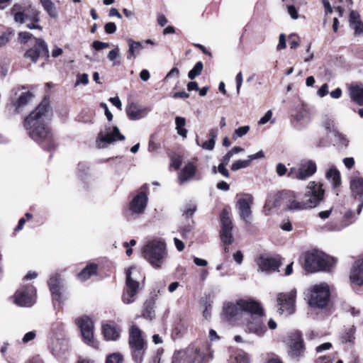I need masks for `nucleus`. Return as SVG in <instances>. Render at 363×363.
Listing matches in <instances>:
<instances>
[{
	"label": "nucleus",
	"mask_w": 363,
	"mask_h": 363,
	"mask_svg": "<svg viewBox=\"0 0 363 363\" xmlns=\"http://www.w3.org/2000/svg\"><path fill=\"white\" fill-rule=\"evenodd\" d=\"M51 116L50 101L45 97L23 122L28 135L42 148L48 151L55 148L52 134L45 123V121L50 120Z\"/></svg>",
	"instance_id": "1"
},
{
	"label": "nucleus",
	"mask_w": 363,
	"mask_h": 363,
	"mask_svg": "<svg viewBox=\"0 0 363 363\" xmlns=\"http://www.w3.org/2000/svg\"><path fill=\"white\" fill-rule=\"evenodd\" d=\"M212 357V352L207 344L194 343L184 350L176 351L172 363H208Z\"/></svg>",
	"instance_id": "2"
},
{
	"label": "nucleus",
	"mask_w": 363,
	"mask_h": 363,
	"mask_svg": "<svg viewBox=\"0 0 363 363\" xmlns=\"http://www.w3.org/2000/svg\"><path fill=\"white\" fill-rule=\"evenodd\" d=\"M324 189L323 184L314 181L310 182L301 201H298L295 196L289 211H297L311 209L317 206L323 199Z\"/></svg>",
	"instance_id": "3"
},
{
	"label": "nucleus",
	"mask_w": 363,
	"mask_h": 363,
	"mask_svg": "<svg viewBox=\"0 0 363 363\" xmlns=\"http://www.w3.org/2000/svg\"><path fill=\"white\" fill-rule=\"evenodd\" d=\"M144 258L155 268H160L167 255L166 244L160 239L148 240L142 248Z\"/></svg>",
	"instance_id": "4"
},
{
	"label": "nucleus",
	"mask_w": 363,
	"mask_h": 363,
	"mask_svg": "<svg viewBox=\"0 0 363 363\" xmlns=\"http://www.w3.org/2000/svg\"><path fill=\"white\" fill-rule=\"evenodd\" d=\"M258 309V301L252 298L239 299L236 302H226L223 306V315L228 321L239 320L243 313Z\"/></svg>",
	"instance_id": "5"
},
{
	"label": "nucleus",
	"mask_w": 363,
	"mask_h": 363,
	"mask_svg": "<svg viewBox=\"0 0 363 363\" xmlns=\"http://www.w3.org/2000/svg\"><path fill=\"white\" fill-rule=\"evenodd\" d=\"M128 344L133 360L136 363H141L147 349V344L141 330L133 325L129 329Z\"/></svg>",
	"instance_id": "6"
},
{
	"label": "nucleus",
	"mask_w": 363,
	"mask_h": 363,
	"mask_svg": "<svg viewBox=\"0 0 363 363\" xmlns=\"http://www.w3.org/2000/svg\"><path fill=\"white\" fill-rule=\"evenodd\" d=\"M306 297L311 307L320 308L325 307L330 299L328 285L322 283L312 286L308 289Z\"/></svg>",
	"instance_id": "7"
},
{
	"label": "nucleus",
	"mask_w": 363,
	"mask_h": 363,
	"mask_svg": "<svg viewBox=\"0 0 363 363\" xmlns=\"http://www.w3.org/2000/svg\"><path fill=\"white\" fill-rule=\"evenodd\" d=\"M304 268L308 272L329 269L333 259L328 255L318 252H307L304 255Z\"/></svg>",
	"instance_id": "8"
},
{
	"label": "nucleus",
	"mask_w": 363,
	"mask_h": 363,
	"mask_svg": "<svg viewBox=\"0 0 363 363\" xmlns=\"http://www.w3.org/2000/svg\"><path fill=\"white\" fill-rule=\"evenodd\" d=\"M11 13L13 16L14 21L23 24L27 21L38 23L40 21V12L30 4L16 3L11 9Z\"/></svg>",
	"instance_id": "9"
},
{
	"label": "nucleus",
	"mask_w": 363,
	"mask_h": 363,
	"mask_svg": "<svg viewBox=\"0 0 363 363\" xmlns=\"http://www.w3.org/2000/svg\"><path fill=\"white\" fill-rule=\"evenodd\" d=\"M249 320L245 324V332L252 333L258 337L264 335L267 329L264 323V311L261 304L258 302L257 311H250L247 313Z\"/></svg>",
	"instance_id": "10"
},
{
	"label": "nucleus",
	"mask_w": 363,
	"mask_h": 363,
	"mask_svg": "<svg viewBox=\"0 0 363 363\" xmlns=\"http://www.w3.org/2000/svg\"><path fill=\"white\" fill-rule=\"evenodd\" d=\"M317 171L315 161L309 159L301 160L297 167H291L288 172V177L298 180H306L312 177Z\"/></svg>",
	"instance_id": "11"
},
{
	"label": "nucleus",
	"mask_w": 363,
	"mask_h": 363,
	"mask_svg": "<svg viewBox=\"0 0 363 363\" xmlns=\"http://www.w3.org/2000/svg\"><path fill=\"white\" fill-rule=\"evenodd\" d=\"M36 301V289L32 284L21 285L13 296V303L21 307H30Z\"/></svg>",
	"instance_id": "12"
},
{
	"label": "nucleus",
	"mask_w": 363,
	"mask_h": 363,
	"mask_svg": "<svg viewBox=\"0 0 363 363\" xmlns=\"http://www.w3.org/2000/svg\"><path fill=\"white\" fill-rule=\"evenodd\" d=\"M125 137L121 134L118 127H106L104 131H100L96 139L99 148L106 147L107 145L116 140H124Z\"/></svg>",
	"instance_id": "13"
},
{
	"label": "nucleus",
	"mask_w": 363,
	"mask_h": 363,
	"mask_svg": "<svg viewBox=\"0 0 363 363\" xmlns=\"http://www.w3.org/2000/svg\"><path fill=\"white\" fill-rule=\"evenodd\" d=\"M147 195L141 190L131 200L128 206V219H135L143 214L147 203Z\"/></svg>",
	"instance_id": "14"
},
{
	"label": "nucleus",
	"mask_w": 363,
	"mask_h": 363,
	"mask_svg": "<svg viewBox=\"0 0 363 363\" xmlns=\"http://www.w3.org/2000/svg\"><path fill=\"white\" fill-rule=\"evenodd\" d=\"M48 347L56 358L66 359L69 353V338H48Z\"/></svg>",
	"instance_id": "15"
},
{
	"label": "nucleus",
	"mask_w": 363,
	"mask_h": 363,
	"mask_svg": "<svg viewBox=\"0 0 363 363\" xmlns=\"http://www.w3.org/2000/svg\"><path fill=\"white\" fill-rule=\"evenodd\" d=\"M133 272H136V268L134 267L126 272V285L122 296L123 302L125 304L131 303L135 301L139 288L138 281L134 280L131 276Z\"/></svg>",
	"instance_id": "16"
},
{
	"label": "nucleus",
	"mask_w": 363,
	"mask_h": 363,
	"mask_svg": "<svg viewBox=\"0 0 363 363\" xmlns=\"http://www.w3.org/2000/svg\"><path fill=\"white\" fill-rule=\"evenodd\" d=\"M220 219L221 223V230L220 232L221 241L225 245H230L233 242L232 235L233 223L227 209L222 211Z\"/></svg>",
	"instance_id": "17"
},
{
	"label": "nucleus",
	"mask_w": 363,
	"mask_h": 363,
	"mask_svg": "<svg viewBox=\"0 0 363 363\" xmlns=\"http://www.w3.org/2000/svg\"><path fill=\"white\" fill-rule=\"evenodd\" d=\"M289 354L296 360L302 357L305 352V347L301 334L298 331L293 332L289 336Z\"/></svg>",
	"instance_id": "18"
},
{
	"label": "nucleus",
	"mask_w": 363,
	"mask_h": 363,
	"mask_svg": "<svg viewBox=\"0 0 363 363\" xmlns=\"http://www.w3.org/2000/svg\"><path fill=\"white\" fill-rule=\"evenodd\" d=\"M296 296V289H293L288 293L279 294L277 303L279 306V311L280 314L286 313L290 315L294 312Z\"/></svg>",
	"instance_id": "19"
},
{
	"label": "nucleus",
	"mask_w": 363,
	"mask_h": 363,
	"mask_svg": "<svg viewBox=\"0 0 363 363\" xmlns=\"http://www.w3.org/2000/svg\"><path fill=\"white\" fill-rule=\"evenodd\" d=\"M253 201V197L251 194H243L238 199L236 208L238 211L240 217L246 223H250L252 218L251 205Z\"/></svg>",
	"instance_id": "20"
},
{
	"label": "nucleus",
	"mask_w": 363,
	"mask_h": 363,
	"mask_svg": "<svg viewBox=\"0 0 363 363\" xmlns=\"http://www.w3.org/2000/svg\"><path fill=\"white\" fill-rule=\"evenodd\" d=\"M84 340L89 345L96 347L94 337V323L91 318L83 316L77 320Z\"/></svg>",
	"instance_id": "21"
},
{
	"label": "nucleus",
	"mask_w": 363,
	"mask_h": 363,
	"mask_svg": "<svg viewBox=\"0 0 363 363\" xmlns=\"http://www.w3.org/2000/svg\"><path fill=\"white\" fill-rule=\"evenodd\" d=\"M48 285L55 307H56L57 304L58 307L60 308L62 303V290L63 289L64 285L60 275L55 274L51 276L48 281Z\"/></svg>",
	"instance_id": "22"
},
{
	"label": "nucleus",
	"mask_w": 363,
	"mask_h": 363,
	"mask_svg": "<svg viewBox=\"0 0 363 363\" xmlns=\"http://www.w3.org/2000/svg\"><path fill=\"white\" fill-rule=\"evenodd\" d=\"M350 189L352 196L358 201L357 213L360 214L363 208V178L354 177L350 179Z\"/></svg>",
	"instance_id": "23"
},
{
	"label": "nucleus",
	"mask_w": 363,
	"mask_h": 363,
	"mask_svg": "<svg viewBox=\"0 0 363 363\" xmlns=\"http://www.w3.org/2000/svg\"><path fill=\"white\" fill-rule=\"evenodd\" d=\"M35 45L39 49L30 48L25 52V57L29 58L33 62H36L40 55L49 57L48 47L45 41L42 38H35Z\"/></svg>",
	"instance_id": "24"
},
{
	"label": "nucleus",
	"mask_w": 363,
	"mask_h": 363,
	"mask_svg": "<svg viewBox=\"0 0 363 363\" xmlns=\"http://www.w3.org/2000/svg\"><path fill=\"white\" fill-rule=\"evenodd\" d=\"M296 194L292 191H283L276 195L274 206L289 211Z\"/></svg>",
	"instance_id": "25"
},
{
	"label": "nucleus",
	"mask_w": 363,
	"mask_h": 363,
	"mask_svg": "<svg viewBox=\"0 0 363 363\" xmlns=\"http://www.w3.org/2000/svg\"><path fill=\"white\" fill-rule=\"evenodd\" d=\"M125 111L130 120H139L145 117L150 112V109L131 102L127 106Z\"/></svg>",
	"instance_id": "26"
},
{
	"label": "nucleus",
	"mask_w": 363,
	"mask_h": 363,
	"mask_svg": "<svg viewBox=\"0 0 363 363\" xmlns=\"http://www.w3.org/2000/svg\"><path fill=\"white\" fill-rule=\"evenodd\" d=\"M48 338H69L65 324L59 320L53 322L50 325Z\"/></svg>",
	"instance_id": "27"
},
{
	"label": "nucleus",
	"mask_w": 363,
	"mask_h": 363,
	"mask_svg": "<svg viewBox=\"0 0 363 363\" xmlns=\"http://www.w3.org/2000/svg\"><path fill=\"white\" fill-rule=\"evenodd\" d=\"M102 331L107 340H117L120 337L121 328L114 323L106 322L102 325Z\"/></svg>",
	"instance_id": "28"
},
{
	"label": "nucleus",
	"mask_w": 363,
	"mask_h": 363,
	"mask_svg": "<svg viewBox=\"0 0 363 363\" xmlns=\"http://www.w3.org/2000/svg\"><path fill=\"white\" fill-rule=\"evenodd\" d=\"M257 264L262 272H270L277 270L280 263L274 258L261 256L257 259Z\"/></svg>",
	"instance_id": "29"
},
{
	"label": "nucleus",
	"mask_w": 363,
	"mask_h": 363,
	"mask_svg": "<svg viewBox=\"0 0 363 363\" xmlns=\"http://www.w3.org/2000/svg\"><path fill=\"white\" fill-rule=\"evenodd\" d=\"M291 117L295 121L301 123H308L311 120L309 108L303 104L296 106Z\"/></svg>",
	"instance_id": "30"
},
{
	"label": "nucleus",
	"mask_w": 363,
	"mask_h": 363,
	"mask_svg": "<svg viewBox=\"0 0 363 363\" xmlns=\"http://www.w3.org/2000/svg\"><path fill=\"white\" fill-rule=\"evenodd\" d=\"M350 279L357 286L363 284V259H357L354 263L350 273Z\"/></svg>",
	"instance_id": "31"
},
{
	"label": "nucleus",
	"mask_w": 363,
	"mask_h": 363,
	"mask_svg": "<svg viewBox=\"0 0 363 363\" xmlns=\"http://www.w3.org/2000/svg\"><path fill=\"white\" fill-rule=\"evenodd\" d=\"M196 166L194 163H186L179 173L178 179L179 183L183 184L192 179L196 175Z\"/></svg>",
	"instance_id": "32"
},
{
	"label": "nucleus",
	"mask_w": 363,
	"mask_h": 363,
	"mask_svg": "<svg viewBox=\"0 0 363 363\" xmlns=\"http://www.w3.org/2000/svg\"><path fill=\"white\" fill-rule=\"evenodd\" d=\"M349 96L352 101L363 106V85L352 84L348 88Z\"/></svg>",
	"instance_id": "33"
},
{
	"label": "nucleus",
	"mask_w": 363,
	"mask_h": 363,
	"mask_svg": "<svg viewBox=\"0 0 363 363\" xmlns=\"http://www.w3.org/2000/svg\"><path fill=\"white\" fill-rule=\"evenodd\" d=\"M98 270V265L95 263L87 264L78 274L77 279L80 281L88 280L91 276L96 275Z\"/></svg>",
	"instance_id": "34"
},
{
	"label": "nucleus",
	"mask_w": 363,
	"mask_h": 363,
	"mask_svg": "<svg viewBox=\"0 0 363 363\" xmlns=\"http://www.w3.org/2000/svg\"><path fill=\"white\" fill-rule=\"evenodd\" d=\"M349 21L350 26L354 30L355 34L363 33V22L360 21V16L357 11H351Z\"/></svg>",
	"instance_id": "35"
},
{
	"label": "nucleus",
	"mask_w": 363,
	"mask_h": 363,
	"mask_svg": "<svg viewBox=\"0 0 363 363\" xmlns=\"http://www.w3.org/2000/svg\"><path fill=\"white\" fill-rule=\"evenodd\" d=\"M128 50L127 53V59H135L138 53L143 50V46L139 41H135L131 38L128 39Z\"/></svg>",
	"instance_id": "36"
},
{
	"label": "nucleus",
	"mask_w": 363,
	"mask_h": 363,
	"mask_svg": "<svg viewBox=\"0 0 363 363\" xmlns=\"http://www.w3.org/2000/svg\"><path fill=\"white\" fill-rule=\"evenodd\" d=\"M33 97L31 92L27 91L22 93L16 101L11 99L13 106L16 108L17 112H20L21 108H23Z\"/></svg>",
	"instance_id": "37"
},
{
	"label": "nucleus",
	"mask_w": 363,
	"mask_h": 363,
	"mask_svg": "<svg viewBox=\"0 0 363 363\" xmlns=\"http://www.w3.org/2000/svg\"><path fill=\"white\" fill-rule=\"evenodd\" d=\"M326 178L334 187H337L341 184L340 172L334 166L331 167L326 172Z\"/></svg>",
	"instance_id": "38"
},
{
	"label": "nucleus",
	"mask_w": 363,
	"mask_h": 363,
	"mask_svg": "<svg viewBox=\"0 0 363 363\" xmlns=\"http://www.w3.org/2000/svg\"><path fill=\"white\" fill-rule=\"evenodd\" d=\"M108 59L111 62L112 66H119L121 64V56L120 48L118 45L115 46L108 54Z\"/></svg>",
	"instance_id": "39"
},
{
	"label": "nucleus",
	"mask_w": 363,
	"mask_h": 363,
	"mask_svg": "<svg viewBox=\"0 0 363 363\" xmlns=\"http://www.w3.org/2000/svg\"><path fill=\"white\" fill-rule=\"evenodd\" d=\"M175 125L177 133L183 138H186L187 130L185 129L186 119L184 117L177 116L175 118Z\"/></svg>",
	"instance_id": "40"
},
{
	"label": "nucleus",
	"mask_w": 363,
	"mask_h": 363,
	"mask_svg": "<svg viewBox=\"0 0 363 363\" xmlns=\"http://www.w3.org/2000/svg\"><path fill=\"white\" fill-rule=\"evenodd\" d=\"M43 9L51 18H57V13L55 10L54 3L51 0H40Z\"/></svg>",
	"instance_id": "41"
},
{
	"label": "nucleus",
	"mask_w": 363,
	"mask_h": 363,
	"mask_svg": "<svg viewBox=\"0 0 363 363\" xmlns=\"http://www.w3.org/2000/svg\"><path fill=\"white\" fill-rule=\"evenodd\" d=\"M203 68V65L202 62H197L196 65L194 66L193 69L189 72L188 77L191 79H195L196 77L199 76L201 74Z\"/></svg>",
	"instance_id": "42"
},
{
	"label": "nucleus",
	"mask_w": 363,
	"mask_h": 363,
	"mask_svg": "<svg viewBox=\"0 0 363 363\" xmlns=\"http://www.w3.org/2000/svg\"><path fill=\"white\" fill-rule=\"evenodd\" d=\"M345 218V219H347V220H350L347 223H346L344 225H342L341 226H335V227H330V229L331 230H342L343 228L347 226L348 225L352 223L355 220H356V218L354 217V215L353 213V212L352 211H348L347 212L345 213V216H344Z\"/></svg>",
	"instance_id": "43"
},
{
	"label": "nucleus",
	"mask_w": 363,
	"mask_h": 363,
	"mask_svg": "<svg viewBox=\"0 0 363 363\" xmlns=\"http://www.w3.org/2000/svg\"><path fill=\"white\" fill-rule=\"evenodd\" d=\"M251 162H250V160H249L248 158L247 160H236L235 161L232 166H231V169L233 171H237V170H239L240 169H244V168H246L247 167H249L250 165Z\"/></svg>",
	"instance_id": "44"
},
{
	"label": "nucleus",
	"mask_w": 363,
	"mask_h": 363,
	"mask_svg": "<svg viewBox=\"0 0 363 363\" xmlns=\"http://www.w3.org/2000/svg\"><path fill=\"white\" fill-rule=\"evenodd\" d=\"M323 126L324 129L329 133L335 134V131H337L335 128V122L331 118H325L323 122Z\"/></svg>",
	"instance_id": "45"
},
{
	"label": "nucleus",
	"mask_w": 363,
	"mask_h": 363,
	"mask_svg": "<svg viewBox=\"0 0 363 363\" xmlns=\"http://www.w3.org/2000/svg\"><path fill=\"white\" fill-rule=\"evenodd\" d=\"M123 358L121 354L115 352L106 357V363H123Z\"/></svg>",
	"instance_id": "46"
},
{
	"label": "nucleus",
	"mask_w": 363,
	"mask_h": 363,
	"mask_svg": "<svg viewBox=\"0 0 363 363\" xmlns=\"http://www.w3.org/2000/svg\"><path fill=\"white\" fill-rule=\"evenodd\" d=\"M334 136L337 140V145L340 147L344 148L346 147L348 145L347 139L338 131H335Z\"/></svg>",
	"instance_id": "47"
},
{
	"label": "nucleus",
	"mask_w": 363,
	"mask_h": 363,
	"mask_svg": "<svg viewBox=\"0 0 363 363\" xmlns=\"http://www.w3.org/2000/svg\"><path fill=\"white\" fill-rule=\"evenodd\" d=\"M250 130L249 125H245L236 129L233 135V139L236 140L246 135Z\"/></svg>",
	"instance_id": "48"
},
{
	"label": "nucleus",
	"mask_w": 363,
	"mask_h": 363,
	"mask_svg": "<svg viewBox=\"0 0 363 363\" xmlns=\"http://www.w3.org/2000/svg\"><path fill=\"white\" fill-rule=\"evenodd\" d=\"M233 363H250V358L246 353L236 354Z\"/></svg>",
	"instance_id": "49"
},
{
	"label": "nucleus",
	"mask_w": 363,
	"mask_h": 363,
	"mask_svg": "<svg viewBox=\"0 0 363 363\" xmlns=\"http://www.w3.org/2000/svg\"><path fill=\"white\" fill-rule=\"evenodd\" d=\"M196 143L198 145H200L199 141L196 139ZM216 144V140H208L205 141L202 145H201V147L206 150H213Z\"/></svg>",
	"instance_id": "50"
},
{
	"label": "nucleus",
	"mask_w": 363,
	"mask_h": 363,
	"mask_svg": "<svg viewBox=\"0 0 363 363\" xmlns=\"http://www.w3.org/2000/svg\"><path fill=\"white\" fill-rule=\"evenodd\" d=\"M89 83V76L87 74H81L77 76V81L74 86H77L79 84H87Z\"/></svg>",
	"instance_id": "51"
},
{
	"label": "nucleus",
	"mask_w": 363,
	"mask_h": 363,
	"mask_svg": "<svg viewBox=\"0 0 363 363\" xmlns=\"http://www.w3.org/2000/svg\"><path fill=\"white\" fill-rule=\"evenodd\" d=\"M272 111L271 110H269L267 111V113L264 114V116L260 118V120L259 121L258 123L259 125H264L266 124L267 122L269 121H271L272 123H274V121H271L272 119Z\"/></svg>",
	"instance_id": "52"
},
{
	"label": "nucleus",
	"mask_w": 363,
	"mask_h": 363,
	"mask_svg": "<svg viewBox=\"0 0 363 363\" xmlns=\"http://www.w3.org/2000/svg\"><path fill=\"white\" fill-rule=\"evenodd\" d=\"M289 38L291 40L290 42V48L291 49L297 48L300 45L299 38L296 34H291Z\"/></svg>",
	"instance_id": "53"
},
{
	"label": "nucleus",
	"mask_w": 363,
	"mask_h": 363,
	"mask_svg": "<svg viewBox=\"0 0 363 363\" xmlns=\"http://www.w3.org/2000/svg\"><path fill=\"white\" fill-rule=\"evenodd\" d=\"M33 37L29 32H21L18 33V40L22 43H26Z\"/></svg>",
	"instance_id": "54"
},
{
	"label": "nucleus",
	"mask_w": 363,
	"mask_h": 363,
	"mask_svg": "<svg viewBox=\"0 0 363 363\" xmlns=\"http://www.w3.org/2000/svg\"><path fill=\"white\" fill-rule=\"evenodd\" d=\"M11 34V32H5L0 35L1 46L5 45L10 41Z\"/></svg>",
	"instance_id": "55"
},
{
	"label": "nucleus",
	"mask_w": 363,
	"mask_h": 363,
	"mask_svg": "<svg viewBox=\"0 0 363 363\" xmlns=\"http://www.w3.org/2000/svg\"><path fill=\"white\" fill-rule=\"evenodd\" d=\"M276 172L279 176L283 177L287 173V168L285 164L279 163L277 164Z\"/></svg>",
	"instance_id": "56"
},
{
	"label": "nucleus",
	"mask_w": 363,
	"mask_h": 363,
	"mask_svg": "<svg viewBox=\"0 0 363 363\" xmlns=\"http://www.w3.org/2000/svg\"><path fill=\"white\" fill-rule=\"evenodd\" d=\"M93 48L96 50H101L109 47V43L95 40L92 44Z\"/></svg>",
	"instance_id": "57"
},
{
	"label": "nucleus",
	"mask_w": 363,
	"mask_h": 363,
	"mask_svg": "<svg viewBox=\"0 0 363 363\" xmlns=\"http://www.w3.org/2000/svg\"><path fill=\"white\" fill-rule=\"evenodd\" d=\"M105 32L108 34L114 33L116 30V26L113 22L107 23L104 26Z\"/></svg>",
	"instance_id": "58"
},
{
	"label": "nucleus",
	"mask_w": 363,
	"mask_h": 363,
	"mask_svg": "<svg viewBox=\"0 0 363 363\" xmlns=\"http://www.w3.org/2000/svg\"><path fill=\"white\" fill-rule=\"evenodd\" d=\"M235 82H236V91L237 94H240V88L242 84V74L241 72L237 74L235 77Z\"/></svg>",
	"instance_id": "59"
},
{
	"label": "nucleus",
	"mask_w": 363,
	"mask_h": 363,
	"mask_svg": "<svg viewBox=\"0 0 363 363\" xmlns=\"http://www.w3.org/2000/svg\"><path fill=\"white\" fill-rule=\"evenodd\" d=\"M179 70L177 67L172 68L166 75L164 80L167 81L171 77H179Z\"/></svg>",
	"instance_id": "60"
},
{
	"label": "nucleus",
	"mask_w": 363,
	"mask_h": 363,
	"mask_svg": "<svg viewBox=\"0 0 363 363\" xmlns=\"http://www.w3.org/2000/svg\"><path fill=\"white\" fill-rule=\"evenodd\" d=\"M332 347V344L330 342H325L323 344L320 345L316 347L315 351L317 353H320L323 351L328 350Z\"/></svg>",
	"instance_id": "61"
},
{
	"label": "nucleus",
	"mask_w": 363,
	"mask_h": 363,
	"mask_svg": "<svg viewBox=\"0 0 363 363\" xmlns=\"http://www.w3.org/2000/svg\"><path fill=\"white\" fill-rule=\"evenodd\" d=\"M287 11L291 18L297 19L298 17V11L296 7L293 5H289L287 6Z\"/></svg>",
	"instance_id": "62"
},
{
	"label": "nucleus",
	"mask_w": 363,
	"mask_h": 363,
	"mask_svg": "<svg viewBox=\"0 0 363 363\" xmlns=\"http://www.w3.org/2000/svg\"><path fill=\"white\" fill-rule=\"evenodd\" d=\"M35 336H36V334L34 331H30L25 334V335L23 336V339H22V341L24 343H27V342L34 340Z\"/></svg>",
	"instance_id": "63"
},
{
	"label": "nucleus",
	"mask_w": 363,
	"mask_h": 363,
	"mask_svg": "<svg viewBox=\"0 0 363 363\" xmlns=\"http://www.w3.org/2000/svg\"><path fill=\"white\" fill-rule=\"evenodd\" d=\"M315 363H332V358L330 356H320L315 359Z\"/></svg>",
	"instance_id": "64"
}]
</instances>
